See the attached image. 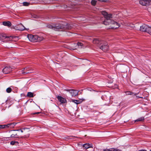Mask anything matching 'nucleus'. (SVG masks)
Returning <instances> with one entry per match:
<instances>
[{
    "label": "nucleus",
    "mask_w": 151,
    "mask_h": 151,
    "mask_svg": "<svg viewBox=\"0 0 151 151\" xmlns=\"http://www.w3.org/2000/svg\"><path fill=\"white\" fill-rule=\"evenodd\" d=\"M136 96V97H137V98H142V97H139V96Z\"/></svg>",
    "instance_id": "40"
},
{
    "label": "nucleus",
    "mask_w": 151,
    "mask_h": 151,
    "mask_svg": "<svg viewBox=\"0 0 151 151\" xmlns=\"http://www.w3.org/2000/svg\"><path fill=\"white\" fill-rule=\"evenodd\" d=\"M73 101L75 103H76V104H78L80 103V102H79V101H78L76 100H75Z\"/></svg>",
    "instance_id": "34"
},
{
    "label": "nucleus",
    "mask_w": 151,
    "mask_h": 151,
    "mask_svg": "<svg viewBox=\"0 0 151 151\" xmlns=\"http://www.w3.org/2000/svg\"><path fill=\"white\" fill-rule=\"evenodd\" d=\"M96 1L95 0H92L91 1V3L92 5L94 6L96 4Z\"/></svg>",
    "instance_id": "27"
},
{
    "label": "nucleus",
    "mask_w": 151,
    "mask_h": 151,
    "mask_svg": "<svg viewBox=\"0 0 151 151\" xmlns=\"http://www.w3.org/2000/svg\"><path fill=\"white\" fill-rule=\"evenodd\" d=\"M150 0H140L139 4L142 6H147L149 5Z\"/></svg>",
    "instance_id": "9"
},
{
    "label": "nucleus",
    "mask_w": 151,
    "mask_h": 151,
    "mask_svg": "<svg viewBox=\"0 0 151 151\" xmlns=\"http://www.w3.org/2000/svg\"><path fill=\"white\" fill-rule=\"evenodd\" d=\"M111 23H114V24H116L117 23L114 22V21L111 19H106L103 22V23L106 25L111 24Z\"/></svg>",
    "instance_id": "8"
},
{
    "label": "nucleus",
    "mask_w": 151,
    "mask_h": 151,
    "mask_svg": "<svg viewBox=\"0 0 151 151\" xmlns=\"http://www.w3.org/2000/svg\"><path fill=\"white\" fill-rule=\"evenodd\" d=\"M15 137L16 138H19V135L17 134H15Z\"/></svg>",
    "instance_id": "36"
},
{
    "label": "nucleus",
    "mask_w": 151,
    "mask_h": 151,
    "mask_svg": "<svg viewBox=\"0 0 151 151\" xmlns=\"http://www.w3.org/2000/svg\"><path fill=\"white\" fill-rule=\"evenodd\" d=\"M3 24L5 26L10 27L12 25L11 22L9 21H4L3 22Z\"/></svg>",
    "instance_id": "17"
},
{
    "label": "nucleus",
    "mask_w": 151,
    "mask_h": 151,
    "mask_svg": "<svg viewBox=\"0 0 151 151\" xmlns=\"http://www.w3.org/2000/svg\"><path fill=\"white\" fill-rule=\"evenodd\" d=\"M63 25L64 27L63 28V30L70 29L72 28V27L70 24L66 23H64Z\"/></svg>",
    "instance_id": "14"
},
{
    "label": "nucleus",
    "mask_w": 151,
    "mask_h": 151,
    "mask_svg": "<svg viewBox=\"0 0 151 151\" xmlns=\"http://www.w3.org/2000/svg\"><path fill=\"white\" fill-rule=\"evenodd\" d=\"M27 96L30 98L33 97L34 96L33 93L31 92H28Z\"/></svg>",
    "instance_id": "22"
},
{
    "label": "nucleus",
    "mask_w": 151,
    "mask_h": 151,
    "mask_svg": "<svg viewBox=\"0 0 151 151\" xmlns=\"http://www.w3.org/2000/svg\"><path fill=\"white\" fill-rule=\"evenodd\" d=\"M104 151H105V150Z\"/></svg>",
    "instance_id": "44"
},
{
    "label": "nucleus",
    "mask_w": 151,
    "mask_h": 151,
    "mask_svg": "<svg viewBox=\"0 0 151 151\" xmlns=\"http://www.w3.org/2000/svg\"><path fill=\"white\" fill-rule=\"evenodd\" d=\"M92 146L93 145L92 144H89L88 143L85 144L83 145V148L86 149H87L89 148L92 147Z\"/></svg>",
    "instance_id": "16"
},
{
    "label": "nucleus",
    "mask_w": 151,
    "mask_h": 151,
    "mask_svg": "<svg viewBox=\"0 0 151 151\" xmlns=\"http://www.w3.org/2000/svg\"><path fill=\"white\" fill-rule=\"evenodd\" d=\"M34 17L35 18H37V16L36 15H35V16Z\"/></svg>",
    "instance_id": "41"
},
{
    "label": "nucleus",
    "mask_w": 151,
    "mask_h": 151,
    "mask_svg": "<svg viewBox=\"0 0 151 151\" xmlns=\"http://www.w3.org/2000/svg\"><path fill=\"white\" fill-rule=\"evenodd\" d=\"M12 68L10 67H6L3 69V72L5 74H7L9 73L12 70Z\"/></svg>",
    "instance_id": "10"
},
{
    "label": "nucleus",
    "mask_w": 151,
    "mask_h": 151,
    "mask_svg": "<svg viewBox=\"0 0 151 151\" xmlns=\"http://www.w3.org/2000/svg\"><path fill=\"white\" fill-rule=\"evenodd\" d=\"M102 14L104 15L106 19H111L112 18V14H108L105 11L101 12Z\"/></svg>",
    "instance_id": "4"
},
{
    "label": "nucleus",
    "mask_w": 151,
    "mask_h": 151,
    "mask_svg": "<svg viewBox=\"0 0 151 151\" xmlns=\"http://www.w3.org/2000/svg\"><path fill=\"white\" fill-rule=\"evenodd\" d=\"M6 37V36L4 34L0 35V40H5Z\"/></svg>",
    "instance_id": "23"
},
{
    "label": "nucleus",
    "mask_w": 151,
    "mask_h": 151,
    "mask_svg": "<svg viewBox=\"0 0 151 151\" xmlns=\"http://www.w3.org/2000/svg\"><path fill=\"white\" fill-rule=\"evenodd\" d=\"M144 119H145L144 117H142L135 120L134 122H142L144 121Z\"/></svg>",
    "instance_id": "20"
},
{
    "label": "nucleus",
    "mask_w": 151,
    "mask_h": 151,
    "mask_svg": "<svg viewBox=\"0 0 151 151\" xmlns=\"http://www.w3.org/2000/svg\"><path fill=\"white\" fill-rule=\"evenodd\" d=\"M127 95H133L134 96H135L137 95L138 94V93H133L131 91H127L126 92Z\"/></svg>",
    "instance_id": "18"
},
{
    "label": "nucleus",
    "mask_w": 151,
    "mask_h": 151,
    "mask_svg": "<svg viewBox=\"0 0 151 151\" xmlns=\"http://www.w3.org/2000/svg\"><path fill=\"white\" fill-rule=\"evenodd\" d=\"M15 37L10 36V37H7L6 36V37L5 39L7 41H11L12 40V39L14 38H15Z\"/></svg>",
    "instance_id": "19"
},
{
    "label": "nucleus",
    "mask_w": 151,
    "mask_h": 151,
    "mask_svg": "<svg viewBox=\"0 0 151 151\" xmlns=\"http://www.w3.org/2000/svg\"><path fill=\"white\" fill-rule=\"evenodd\" d=\"M29 69L27 70V71H24L23 72V74L24 75H25L28 73H31L32 72V71Z\"/></svg>",
    "instance_id": "24"
},
{
    "label": "nucleus",
    "mask_w": 151,
    "mask_h": 151,
    "mask_svg": "<svg viewBox=\"0 0 151 151\" xmlns=\"http://www.w3.org/2000/svg\"><path fill=\"white\" fill-rule=\"evenodd\" d=\"M23 5L24 6H28L29 4V3L27 2H24L23 3Z\"/></svg>",
    "instance_id": "29"
},
{
    "label": "nucleus",
    "mask_w": 151,
    "mask_h": 151,
    "mask_svg": "<svg viewBox=\"0 0 151 151\" xmlns=\"http://www.w3.org/2000/svg\"><path fill=\"white\" fill-rule=\"evenodd\" d=\"M105 151H118V150L114 148H111L109 150H105Z\"/></svg>",
    "instance_id": "30"
},
{
    "label": "nucleus",
    "mask_w": 151,
    "mask_h": 151,
    "mask_svg": "<svg viewBox=\"0 0 151 151\" xmlns=\"http://www.w3.org/2000/svg\"><path fill=\"white\" fill-rule=\"evenodd\" d=\"M17 124V123L13 122L12 123H10L7 124H6V128H13Z\"/></svg>",
    "instance_id": "15"
},
{
    "label": "nucleus",
    "mask_w": 151,
    "mask_h": 151,
    "mask_svg": "<svg viewBox=\"0 0 151 151\" xmlns=\"http://www.w3.org/2000/svg\"><path fill=\"white\" fill-rule=\"evenodd\" d=\"M138 151H147L146 150H139Z\"/></svg>",
    "instance_id": "39"
},
{
    "label": "nucleus",
    "mask_w": 151,
    "mask_h": 151,
    "mask_svg": "<svg viewBox=\"0 0 151 151\" xmlns=\"http://www.w3.org/2000/svg\"><path fill=\"white\" fill-rule=\"evenodd\" d=\"M114 22L116 23V24H114V23H111V25L110 26V27L111 29H116L119 28L120 26L119 24H118L117 22L114 21Z\"/></svg>",
    "instance_id": "12"
},
{
    "label": "nucleus",
    "mask_w": 151,
    "mask_h": 151,
    "mask_svg": "<svg viewBox=\"0 0 151 151\" xmlns=\"http://www.w3.org/2000/svg\"><path fill=\"white\" fill-rule=\"evenodd\" d=\"M29 69V68H25L23 69L22 70V73L23 74V72L24 71H27V70Z\"/></svg>",
    "instance_id": "33"
},
{
    "label": "nucleus",
    "mask_w": 151,
    "mask_h": 151,
    "mask_svg": "<svg viewBox=\"0 0 151 151\" xmlns=\"http://www.w3.org/2000/svg\"><path fill=\"white\" fill-rule=\"evenodd\" d=\"M21 137L22 138H23V137Z\"/></svg>",
    "instance_id": "42"
},
{
    "label": "nucleus",
    "mask_w": 151,
    "mask_h": 151,
    "mask_svg": "<svg viewBox=\"0 0 151 151\" xmlns=\"http://www.w3.org/2000/svg\"><path fill=\"white\" fill-rule=\"evenodd\" d=\"M29 129L27 128H22L20 129H17L16 130H14V131H19L20 130L21 131V132H26V130H28Z\"/></svg>",
    "instance_id": "21"
},
{
    "label": "nucleus",
    "mask_w": 151,
    "mask_h": 151,
    "mask_svg": "<svg viewBox=\"0 0 151 151\" xmlns=\"http://www.w3.org/2000/svg\"><path fill=\"white\" fill-rule=\"evenodd\" d=\"M6 128V125H0V129H1Z\"/></svg>",
    "instance_id": "31"
},
{
    "label": "nucleus",
    "mask_w": 151,
    "mask_h": 151,
    "mask_svg": "<svg viewBox=\"0 0 151 151\" xmlns=\"http://www.w3.org/2000/svg\"><path fill=\"white\" fill-rule=\"evenodd\" d=\"M77 45L78 46H80L81 47L83 46V44L82 43L79 42H78L77 43Z\"/></svg>",
    "instance_id": "32"
},
{
    "label": "nucleus",
    "mask_w": 151,
    "mask_h": 151,
    "mask_svg": "<svg viewBox=\"0 0 151 151\" xmlns=\"http://www.w3.org/2000/svg\"><path fill=\"white\" fill-rule=\"evenodd\" d=\"M97 0L99 1H100L104 2H107V0Z\"/></svg>",
    "instance_id": "35"
},
{
    "label": "nucleus",
    "mask_w": 151,
    "mask_h": 151,
    "mask_svg": "<svg viewBox=\"0 0 151 151\" xmlns=\"http://www.w3.org/2000/svg\"><path fill=\"white\" fill-rule=\"evenodd\" d=\"M104 41H101L99 38H95L93 39V42L94 44H96L99 46H100L102 44Z\"/></svg>",
    "instance_id": "7"
},
{
    "label": "nucleus",
    "mask_w": 151,
    "mask_h": 151,
    "mask_svg": "<svg viewBox=\"0 0 151 151\" xmlns=\"http://www.w3.org/2000/svg\"><path fill=\"white\" fill-rule=\"evenodd\" d=\"M11 137L15 138V134H11Z\"/></svg>",
    "instance_id": "37"
},
{
    "label": "nucleus",
    "mask_w": 151,
    "mask_h": 151,
    "mask_svg": "<svg viewBox=\"0 0 151 151\" xmlns=\"http://www.w3.org/2000/svg\"><path fill=\"white\" fill-rule=\"evenodd\" d=\"M47 27L49 28L54 30V24L52 25L50 24H48L47 25Z\"/></svg>",
    "instance_id": "26"
},
{
    "label": "nucleus",
    "mask_w": 151,
    "mask_h": 151,
    "mask_svg": "<svg viewBox=\"0 0 151 151\" xmlns=\"http://www.w3.org/2000/svg\"><path fill=\"white\" fill-rule=\"evenodd\" d=\"M28 37L29 40L32 42H36L39 40H42L43 39V37H41L40 39V37L37 35H28Z\"/></svg>",
    "instance_id": "1"
},
{
    "label": "nucleus",
    "mask_w": 151,
    "mask_h": 151,
    "mask_svg": "<svg viewBox=\"0 0 151 151\" xmlns=\"http://www.w3.org/2000/svg\"><path fill=\"white\" fill-rule=\"evenodd\" d=\"M65 91L69 92V93L72 96H75L77 95L78 93V91L77 90H74L73 89H66Z\"/></svg>",
    "instance_id": "6"
},
{
    "label": "nucleus",
    "mask_w": 151,
    "mask_h": 151,
    "mask_svg": "<svg viewBox=\"0 0 151 151\" xmlns=\"http://www.w3.org/2000/svg\"><path fill=\"white\" fill-rule=\"evenodd\" d=\"M16 27V29L20 31H22L25 29L24 27L22 24H19Z\"/></svg>",
    "instance_id": "13"
},
{
    "label": "nucleus",
    "mask_w": 151,
    "mask_h": 151,
    "mask_svg": "<svg viewBox=\"0 0 151 151\" xmlns=\"http://www.w3.org/2000/svg\"><path fill=\"white\" fill-rule=\"evenodd\" d=\"M64 27L63 24H60L59 23L54 24V30L57 31L59 30V29H63Z\"/></svg>",
    "instance_id": "5"
},
{
    "label": "nucleus",
    "mask_w": 151,
    "mask_h": 151,
    "mask_svg": "<svg viewBox=\"0 0 151 151\" xmlns=\"http://www.w3.org/2000/svg\"><path fill=\"white\" fill-rule=\"evenodd\" d=\"M140 30L143 32H146L151 35V27L144 24L140 27Z\"/></svg>",
    "instance_id": "2"
},
{
    "label": "nucleus",
    "mask_w": 151,
    "mask_h": 151,
    "mask_svg": "<svg viewBox=\"0 0 151 151\" xmlns=\"http://www.w3.org/2000/svg\"><path fill=\"white\" fill-rule=\"evenodd\" d=\"M18 142L17 141H12L10 142V144L12 145H17Z\"/></svg>",
    "instance_id": "25"
},
{
    "label": "nucleus",
    "mask_w": 151,
    "mask_h": 151,
    "mask_svg": "<svg viewBox=\"0 0 151 151\" xmlns=\"http://www.w3.org/2000/svg\"><path fill=\"white\" fill-rule=\"evenodd\" d=\"M58 101L62 104L65 103L66 102V99L61 96H58L57 97Z\"/></svg>",
    "instance_id": "11"
},
{
    "label": "nucleus",
    "mask_w": 151,
    "mask_h": 151,
    "mask_svg": "<svg viewBox=\"0 0 151 151\" xmlns=\"http://www.w3.org/2000/svg\"><path fill=\"white\" fill-rule=\"evenodd\" d=\"M99 48L104 51L105 52L108 50L109 47L107 45V42L105 41H104L102 44L100 46Z\"/></svg>",
    "instance_id": "3"
},
{
    "label": "nucleus",
    "mask_w": 151,
    "mask_h": 151,
    "mask_svg": "<svg viewBox=\"0 0 151 151\" xmlns=\"http://www.w3.org/2000/svg\"><path fill=\"white\" fill-rule=\"evenodd\" d=\"M40 113V112H36V113H33V114H39Z\"/></svg>",
    "instance_id": "38"
},
{
    "label": "nucleus",
    "mask_w": 151,
    "mask_h": 151,
    "mask_svg": "<svg viewBox=\"0 0 151 151\" xmlns=\"http://www.w3.org/2000/svg\"><path fill=\"white\" fill-rule=\"evenodd\" d=\"M12 91V89L10 87L6 89V92L8 93H10Z\"/></svg>",
    "instance_id": "28"
},
{
    "label": "nucleus",
    "mask_w": 151,
    "mask_h": 151,
    "mask_svg": "<svg viewBox=\"0 0 151 151\" xmlns=\"http://www.w3.org/2000/svg\"><path fill=\"white\" fill-rule=\"evenodd\" d=\"M150 151H151V149L150 150Z\"/></svg>",
    "instance_id": "43"
}]
</instances>
